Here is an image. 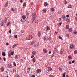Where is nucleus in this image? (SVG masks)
Here are the masks:
<instances>
[{"label":"nucleus","instance_id":"9d476101","mask_svg":"<svg viewBox=\"0 0 77 77\" xmlns=\"http://www.w3.org/2000/svg\"><path fill=\"white\" fill-rule=\"evenodd\" d=\"M44 5L45 6H47L48 5V3L47 2H45L44 3Z\"/></svg>","mask_w":77,"mask_h":77},{"label":"nucleus","instance_id":"dca6fc26","mask_svg":"<svg viewBox=\"0 0 77 77\" xmlns=\"http://www.w3.org/2000/svg\"><path fill=\"white\" fill-rule=\"evenodd\" d=\"M35 42H35L34 41H32L31 43V45H33V44H35Z\"/></svg>","mask_w":77,"mask_h":77},{"label":"nucleus","instance_id":"603ef678","mask_svg":"<svg viewBox=\"0 0 77 77\" xmlns=\"http://www.w3.org/2000/svg\"><path fill=\"white\" fill-rule=\"evenodd\" d=\"M13 72H16V70L15 69H13Z\"/></svg>","mask_w":77,"mask_h":77},{"label":"nucleus","instance_id":"2eb2a0df","mask_svg":"<svg viewBox=\"0 0 77 77\" xmlns=\"http://www.w3.org/2000/svg\"><path fill=\"white\" fill-rule=\"evenodd\" d=\"M8 66L9 68H11L12 67V64H8Z\"/></svg>","mask_w":77,"mask_h":77},{"label":"nucleus","instance_id":"f704fd0d","mask_svg":"<svg viewBox=\"0 0 77 77\" xmlns=\"http://www.w3.org/2000/svg\"><path fill=\"white\" fill-rule=\"evenodd\" d=\"M4 21H5V24H6V22L7 21V19H5L4 20Z\"/></svg>","mask_w":77,"mask_h":77},{"label":"nucleus","instance_id":"49530a36","mask_svg":"<svg viewBox=\"0 0 77 77\" xmlns=\"http://www.w3.org/2000/svg\"><path fill=\"white\" fill-rule=\"evenodd\" d=\"M9 45V43H6V45Z\"/></svg>","mask_w":77,"mask_h":77},{"label":"nucleus","instance_id":"de8ad7c7","mask_svg":"<svg viewBox=\"0 0 77 77\" xmlns=\"http://www.w3.org/2000/svg\"><path fill=\"white\" fill-rule=\"evenodd\" d=\"M14 36L15 37V38H17V35H14Z\"/></svg>","mask_w":77,"mask_h":77},{"label":"nucleus","instance_id":"412c9836","mask_svg":"<svg viewBox=\"0 0 77 77\" xmlns=\"http://www.w3.org/2000/svg\"><path fill=\"white\" fill-rule=\"evenodd\" d=\"M11 24V23L9 22H8L7 23V26H8V27H9V25H10Z\"/></svg>","mask_w":77,"mask_h":77},{"label":"nucleus","instance_id":"774afa93","mask_svg":"<svg viewBox=\"0 0 77 77\" xmlns=\"http://www.w3.org/2000/svg\"><path fill=\"white\" fill-rule=\"evenodd\" d=\"M75 19L76 20V21H77V18H75Z\"/></svg>","mask_w":77,"mask_h":77},{"label":"nucleus","instance_id":"0e129e2a","mask_svg":"<svg viewBox=\"0 0 77 77\" xmlns=\"http://www.w3.org/2000/svg\"><path fill=\"white\" fill-rule=\"evenodd\" d=\"M28 70H29V71H30V68H28Z\"/></svg>","mask_w":77,"mask_h":77},{"label":"nucleus","instance_id":"a878e982","mask_svg":"<svg viewBox=\"0 0 77 77\" xmlns=\"http://www.w3.org/2000/svg\"><path fill=\"white\" fill-rule=\"evenodd\" d=\"M74 54H77V50H75L74 51Z\"/></svg>","mask_w":77,"mask_h":77},{"label":"nucleus","instance_id":"72a5a7b5","mask_svg":"<svg viewBox=\"0 0 77 77\" xmlns=\"http://www.w3.org/2000/svg\"><path fill=\"white\" fill-rule=\"evenodd\" d=\"M59 39H61V40H63V39L62 38V37H61V36H60V35L59 36Z\"/></svg>","mask_w":77,"mask_h":77},{"label":"nucleus","instance_id":"5701e85b","mask_svg":"<svg viewBox=\"0 0 77 77\" xmlns=\"http://www.w3.org/2000/svg\"><path fill=\"white\" fill-rule=\"evenodd\" d=\"M35 60H36V58L34 57L33 59H32V61L34 62H35Z\"/></svg>","mask_w":77,"mask_h":77},{"label":"nucleus","instance_id":"c756f323","mask_svg":"<svg viewBox=\"0 0 77 77\" xmlns=\"http://www.w3.org/2000/svg\"><path fill=\"white\" fill-rule=\"evenodd\" d=\"M43 12H47V10L45 9H44L43 10Z\"/></svg>","mask_w":77,"mask_h":77},{"label":"nucleus","instance_id":"6e6d98bb","mask_svg":"<svg viewBox=\"0 0 77 77\" xmlns=\"http://www.w3.org/2000/svg\"><path fill=\"white\" fill-rule=\"evenodd\" d=\"M63 77H65V74H63Z\"/></svg>","mask_w":77,"mask_h":77},{"label":"nucleus","instance_id":"2f4dec72","mask_svg":"<svg viewBox=\"0 0 77 77\" xmlns=\"http://www.w3.org/2000/svg\"><path fill=\"white\" fill-rule=\"evenodd\" d=\"M23 6H26V2H24L23 5Z\"/></svg>","mask_w":77,"mask_h":77},{"label":"nucleus","instance_id":"473e14b6","mask_svg":"<svg viewBox=\"0 0 77 77\" xmlns=\"http://www.w3.org/2000/svg\"><path fill=\"white\" fill-rule=\"evenodd\" d=\"M67 3V2L66 0L64 1V4H66Z\"/></svg>","mask_w":77,"mask_h":77},{"label":"nucleus","instance_id":"7c9ffc66","mask_svg":"<svg viewBox=\"0 0 77 77\" xmlns=\"http://www.w3.org/2000/svg\"><path fill=\"white\" fill-rule=\"evenodd\" d=\"M22 17L23 19H24V20L26 18V17L24 15L22 16Z\"/></svg>","mask_w":77,"mask_h":77},{"label":"nucleus","instance_id":"3c124183","mask_svg":"<svg viewBox=\"0 0 77 77\" xmlns=\"http://www.w3.org/2000/svg\"><path fill=\"white\" fill-rule=\"evenodd\" d=\"M34 57V55H32L31 56V58H33Z\"/></svg>","mask_w":77,"mask_h":77},{"label":"nucleus","instance_id":"cd10ccee","mask_svg":"<svg viewBox=\"0 0 77 77\" xmlns=\"http://www.w3.org/2000/svg\"><path fill=\"white\" fill-rule=\"evenodd\" d=\"M68 58L69 59H72V57H71V56H68Z\"/></svg>","mask_w":77,"mask_h":77},{"label":"nucleus","instance_id":"5fc2aeb1","mask_svg":"<svg viewBox=\"0 0 77 77\" xmlns=\"http://www.w3.org/2000/svg\"><path fill=\"white\" fill-rule=\"evenodd\" d=\"M62 24V22H61L60 23H59V25L60 26L61 24Z\"/></svg>","mask_w":77,"mask_h":77},{"label":"nucleus","instance_id":"bf43d9fd","mask_svg":"<svg viewBox=\"0 0 77 77\" xmlns=\"http://www.w3.org/2000/svg\"><path fill=\"white\" fill-rule=\"evenodd\" d=\"M63 53V52H62V51H61V52H60V53L61 54H62Z\"/></svg>","mask_w":77,"mask_h":77},{"label":"nucleus","instance_id":"4be33fe9","mask_svg":"<svg viewBox=\"0 0 77 77\" xmlns=\"http://www.w3.org/2000/svg\"><path fill=\"white\" fill-rule=\"evenodd\" d=\"M46 29L47 31H48L49 30H50L48 26H47L46 27Z\"/></svg>","mask_w":77,"mask_h":77},{"label":"nucleus","instance_id":"f03ea898","mask_svg":"<svg viewBox=\"0 0 77 77\" xmlns=\"http://www.w3.org/2000/svg\"><path fill=\"white\" fill-rule=\"evenodd\" d=\"M32 17L33 19H35L36 17H37V14H36L35 13H34L33 14H32Z\"/></svg>","mask_w":77,"mask_h":77},{"label":"nucleus","instance_id":"aec40b11","mask_svg":"<svg viewBox=\"0 0 77 77\" xmlns=\"http://www.w3.org/2000/svg\"><path fill=\"white\" fill-rule=\"evenodd\" d=\"M43 52L45 53H46L47 52V51L46 49H43Z\"/></svg>","mask_w":77,"mask_h":77},{"label":"nucleus","instance_id":"6ab92c4d","mask_svg":"<svg viewBox=\"0 0 77 77\" xmlns=\"http://www.w3.org/2000/svg\"><path fill=\"white\" fill-rule=\"evenodd\" d=\"M72 28H70L69 29V32H72Z\"/></svg>","mask_w":77,"mask_h":77},{"label":"nucleus","instance_id":"9b49d317","mask_svg":"<svg viewBox=\"0 0 77 77\" xmlns=\"http://www.w3.org/2000/svg\"><path fill=\"white\" fill-rule=\"evenodd\" d=\"M18 44L17 43L16 44H14L13 45V46H12V48H14L16 46H17V45H18Z\"/></svg>","mask_w":77,"mask_h":77},{"label":"nucleus","instance_id":"20e7f679","mask_svg":"<svg viewBox=\"0 0 77 77\" xmlns=\"http://www.w3.org/2000/svg\"><path fill=\"white\" fill-rule=\"evenodd\" d=\"M48 39V37L47 36H45L43 38V40L44 41H47Z\"/></svg>","mask_w":77,"mask_h":77},{"label":"nucleus","instance_id":"4c0bfd02","mask_svg":"<svg viewBox=\"0 0 77 77\" xmlns=\"http://www.w3.org/2000/svg\"><path fill=\"white\" fill-rule=\"evenodd\" d=\"M73 33L74 34H77V32H76V31H74Z\"/></svg>","mask_w":77,"mask_h":77},{"label":"nucleus","instance_id":"a18cd8bd","mask_svg":"<svg viewBox=\"0 0 77 77\" xmlns=\"http://www.w3.org/2000/svg\"><path fill=\"white\" fill-rule=\"evenodd\" d=\"M31 77H35V76L34 75H32L31 76Z\"/></svg>","mask_w":77,"mask_h":77},{"label":"nucleus","instance_id":"37998d69","mask_svg":"<svg viewBox=\"0 0 77 77\" xmlns=\"http://www.w3.org/2000/svg\"><path fill=\"white\" fill-rule=\"evenodd\" d=\"M1 25L2 26H3V25H4V24L1 23Z\"/></svg>","mask_w":77,"mask_h":77},{"label":"nucleus","instance_id":"a19ab883","mask_svg":"<svg viewBox=\"0 0 77 77\" xmlns=\"http://www.w3.org/2000/svg\"><path fill=\"white\" fill-rule=\"evenodd\" d=\"M66 36H67L68 37H69V34H66Z\"/></svg>","mask_w":77,"mask_h":77},{"label":"nucleus","instance_id":"f3484780","mask_svg":"<svg viewBox=\"0 0 77 77\" xmlns=\"http://www.w3.org/2000/svg\"><path fill=\"white\" fill-rule=\"evenodd\" d=\"M2 55L3 56H6V53L5 52H3L2 53Z\"/></svg>","mask_w":77,"mask_h":77},{"label":"nucleus","instance_id":"0eeeda50","mask_svg":"<svg viewBox=\"0 0 77 77\" xmlns=\"http://www.w3.org/2000/svg\"><path fill=\"white\" fill-rule=\"evenodd\" d=\"M37 53L36 52V51H32V54L33 55H36V54Z\"/></svg>","mask_w":77,"mask_h":77},{"label":"nucleus","instance_id":"b1692460","mask_svg":"<svg viewBox=\"0 0 77 77\" xmlns=\"http://www.w3.org/2000/svg\"><path fill=\"white\" fill-rule=\"evenodd\" d=\"M48 69L49 70V71H51V70H52V69L50 67H48Z\"/></svg>","mask_w":77,"mask_h":77},{"label":"nucleus","instance_id":"8fccbe9b","mask_svg":"<svg viewBox=\"0 0 77 77\" xmlns=\"http://www.w3.org/2000/svg\"><path fill=\"white\" fill-rule=\"evenodd\" d=\"M9 33H11V29H10L9 31Z\"/></svg>","mask_w":77,"mask_h":77},{"label":"nucleus","instance_id":"680f3d73","mask_svg":"<svg viewBox=\"0 0 77 77\" xmlns=\"http://www.w3.org/2000/svg\"><path fill=\"white\" fill-rule=\"evenodd\" d=\"M75 62V61H74V60H73V61H72V63H74Z\"/></svg>","mask_w":77,"mask_h":77},{"label":"nucleus","instance_id":"4468645a","mask_svg":"<svg viewBox=\"0 0 77 77\" xmlns=\"http://www.w3.org/2000/svg\"><path fill=\"white\" fill-rule=\"evenodd\" d=\"M72 5H68L67 7V8H72Z\"/></svg>","mask_w":77,"mask_h":77},{"label":"nucleus","instance_id":"c9c22d12","mask_svg":"<svg viewBox=\"0 0 77 77\" xmlns=\"http://www.w3.org/2000/svg\"><path fill=\"white\" fill-rule=\"evenodd\" d=\"M15 59H18V56H17V55H16L15 56Z\"/></svg>","mask_w":77,"mask_h":77},{"label":"nucleus","instance_id":"79ce46f5","mask_svg":"<svg viewBox=\"0 0 77 77\" xmlns=\"http://www.w3.org/2000/svg\"><path fill=\"white\" fill-rule=\"evenodd\" d=\"M14 51L12 52L11 53V55L13 56V55H14Z\"/></svg>","mask_w":77,"mask_h":77},{"label":"nucleus","instance_id":"f8f14e48","mask_svg":"<svg viewBox=\"0 0 77 77\" xmlns=\"http://www.w3.org/2000/svg\"><path fill=\"white\" fill-rule=\"evenodd\" d=\"M8 1L7 2L6 4H5L4 5L5 7H7L8 6Z\"/></svg>","mask_w":77,"mask_h":77},{"label":"nucleus","instance_id":"09e8293b","mask_svg":"<svg viewBox=\"0 0 77 77\" xmlns=\"http://www.w3.org/2000/svg\"><path fill=\"white\" fill-rule=\"evenodd\" d=\"M54 56V54H52L51 57V58H53V57Z\"/></svg>","mask_w":77,"mask_h":77},{"label":"nucleus","instance_id":"393cba45","mask_svg":"<svg viewBox=\"0 0 77 77\" xmlns=\"http://www.w3.org/2000/svg\"><path fill=\"white\" fill-rule=\"evenodd\" d=\"M59 70L60 71H62V68H61V67H60Z\"/></svg>","mask_w":77,"mask_h":77},{"label":"nucleus","instance_id":"1a4fd4ad","mask_svg":"<svg viewBox=\"0 0 77 77\" xmlns=\"http://www.w3.org/2000/svg\"><path fill=\"white\" fill-rule=\"evenodd\" d=\"M4 70H5V68L3 67H1V71L3 72V71H4Z\"/></svg>","mask_w":77,"mask_h":77},{"label":"nucleus","instance_id":"c03bdc74","mask_svg":"<svg viewBox=\"0 0 77 77\" xmlns=\"http://www.w3.org/2000/svg\"><path fill=\"white\" fill-rule=\"evenodd\" d=\"M62 20L61 19V18H60L59 19V21H60Z\"/></svg>","mask_w":77,"mask_h":77},{"label":"nucleus","instance_id":"69168bd1","mask_svg":"<svg viewBox=\"0 0 77 77\" xmlns=\"http://www.w3.org/2000/svg\"><path fill=\"white\" fill-rule=\"evenodd\" d=\"M14 11V9L12 8V9H11V11Z\"/></svg>","mask_w":77,"mask_h":77},{"label":"nucleus","instance_id":"58836bf2","mask_svg":"<svg viewBox=\"0 0 77 77\" xmlns=\"http://www.w3.org/2000/svg\"><path fill=\"white\" fill-rule=\"evenodd\" d=\"M3 59V60L4 62H5V61H6V58L5 57H4Z\"/></svg>","mask_w":77,"mask_h":77},{"label":"nucleus","instance_id":"4d7b16f0","mask_svg":"<svg viewBox=\"0 0 77 77\" xmlns=\"http://www.w3.org/2000/svg\"><path fill=\"white\" fill-rule=\"evenodd\" d=\"M66 17L67 18L68 17H69V15H66Z\"/></svg>","mask_w":77,"mask_h":77},{"label":"nucleus","instance_id":"e2e57ef3","mask_svg":"<svg viewBox=\"0 0 77 77\" xmlns=\"http://www.w3.org/2000/svg\"><path fill=\"white\" fill-rule=\"evenodd\" d=\"M54 51H56V48H54Z\"/></svg>","mask_w":77,"mask_h":77},{"label":"nucleus","instance_id":"052dcab7","mask_svg":"<svg viewBox=\"0 0 77 77\" xmlns=\"http://www.w3.org/2000/svg\"><path fill=\"white\" fill-rule=\"evenodd\" d=\"M20 3H23V0H20Z\"/></svg>","mask_w":77,"mask_h":77},{"label":"nucleus","instance_id":"f257e3e1","mask_svg":"<svg viewBox=\"0 0 77 77\" xmlns=\"http://www.w3.org/2000/svg\"><path fill=\"white\" fill-rule=\"evenodd\" d=\"M33 38V36L32 35H29L28 37V40H30V39H32Z\"/></svg>","mask_w":77,"mask_h":77},{"label":"nucleus","instance_id":"864d4df0","mask_svg":"<svg viewBox=\"0 0 77 77\" xmlns=\"http://www.w3.org/2000/svg\"><path fill=\"white\" fill-rule=\"evenodd\" d=\"M4 23H5V22H4V21H2L1 22V23H2V24H4Z\"/></svg>","mask_w":77,"mask_h":77},{"label":"nucleus","instance_id":"7ed1b4c3","mask_svg":"<svg viewBox=\"0 0 77 77\" xmlns=\"http://www.w3.org/2000/svg\"><path fill=\"white\" fill-rule=\"evenodd\" d=\"M39 45V43L38 44V43L36 42H35V44L33 45V47H38Z\"/></svg>","mask_w":77,"mask_h":77},{"label":"nucleus","instance_id":"a211bd4d","mask_svg":"<svg viewBox=\"0 0 77 77\" xmlns=\"http://www.w3.org/2000/svg\"><path fill=\"white\" fill-rule=\"evenodd\" d=\"M54 9L52 8H50V11H51V12H54Z\"/></svg>","mask_w":77,"mask_h":77},{"label":"nucleus","instance_id":"c85d7f7f","mask_svg":"<svg viewBox=\"0 0 77 77\" xmlns=\"http://www.w3.org/2000/svg\"><path fill=\"white\" fill-rule=\"evenodd\" d=\"M65 18V15H63L62 16V18H63V19H64V18Z\"/></svg>","mask_w":77,"mask_h":77},{"label":"nucleus","instance_id":"39448f33","mask_svg":"<svg viewBox=\"0 0 77 77\" xmlns=\"http://www.w3.org/2000/svg\"><path fill=\"white\" fill-rule=\"evenodd\" d=\"M70 48L72 49L73 48H75V45L73 44H71L70 45Z\"/></svg>","mask_w":77,"mask_h":77},{"label":"nucleus","instance_id":"e433bc0d","mask_svg":"<svg viewBox=\"0 0 77 77\" xmlns=\"http://www.w3.org/2000/svg\"><path fill=\"white\" fill-rule=\"evenodd\" d=\"M13 65L14 66H16V63L15 62H13Z\"/></svg>","mask_w":77,"mask_h":77},{"label":"nucleus","instance_id":"338daca9","mask_svg":"<svg viewBox=\"0 0 77 77\" xmlns=\"http://www.w3.org/2000/svg\"><path fill=\"white\" fill-rule=\"evenodd\" d=\"M50 77H53V75H50Z\"/></svg>","mask_w":77,"mask_h":77},{"label":"nucleus","instance_id":"ddd939ff","mask_svg":"<svg viewBox=\"0 0 77 77\" xmlns=\"http://www.w3.org/2000/svg\"><path fill=\"white\" fill-rule=\"evenodd\" d=\"M69 28V25H67L66 26V29H68Z\"/></svg>","mask_w":77,"mask_h":77},{"label":"nucleus","instance_id":"6e6552de","mask_svg":"<svg viewBox=\"0 0 77 77\" xmlns=\"http://www.w3.org/2000/svg\"><path fill=\"white\" fill-rule=\"evenodd\" d=\"M41 72V70L40 69H38L36 71V72L37 73H40Z\"/></svg>","mask_w":77,"mask_h":77},{"label":"nucleus","instance_id":"13d9d810","mask_svg":"<svg viewBox=\"0 0 77 77\" xmlns=\"http://www.w3.org/2000/svg\"><path fill=\"white\" fill-rule=\"evenodd\" d=\"M69 64H71V63H71V61H69Z\"/></svg>","mask_w":77,"mask_h":77},{"label":"nucleus","instance_id":"ea45409f","mask_svg":"<svg viewBox=\"0 0 77 77\" xmlns=\"http://www.w3.org/2000/svg\"><path fill=\"white\" fill-rule=\"evenodd\" d=\"M16 77H20V75L18 74H17L16 75Z\"/></svg>","mask_w":77,"mask_h":77},{"label":"nucleus","instance_id":"bb28decb","mask_svg":"<svg viewBox=\"0 0 77 77\" xmlns=\"http://www.w3.org/2000/svg\"><path fill=\"white\" fill-rule=\"evenodd\" d=\"M66 21H67V22H69V23H70L71 21L69 19H66Z\"/></svg>","mask_w":77,"mask_h":77},{"label":"nucleus","instance_id":"423d86ee","mask_svg":"<svg viewBox=\"0 0 77 77\" xmlns=\"http://www.w3.org/2000/svg\"><path fill=\"white\" fill-rule=\"evenodd\" d=\"M38 35L39 37V38H40V37L41 36V31H38V34H37Z\"/></svg>","mask_w":77,"mask_h":77}]
</instances>
